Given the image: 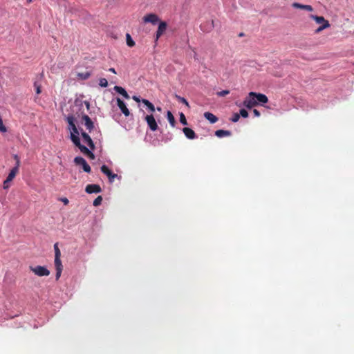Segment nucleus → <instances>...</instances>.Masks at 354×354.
<instances>
[{
	"label": "nucleus",
	"instance_id": "f257e3e1",
	"mask_svg": "<svg viewBox=\"0 0 354 354\" xmlns=\"http://www.w3.org/2000/svg\"><path fill=\"white\" fill-rule=\"evenodd\" d=\"M73 144L78 147V149L80 150V151L86 155L87 157H88L90 159L93 160L95 159V155L94 153L89 150L86 147L81 144L80 138H75L73 136Z\"/></svg>",
	"mask_w": 354,
	"mask_h": 354
},
{
	"label": "nucleus",
	"instance_id": "f03ea898",
	"mask_svg": "<svg viewBox=\"0 0 354 354\" xmlns=\"http://www.w3.org/2000/svg\"><path fill=\"white\" fill-rule=\"evenodd\" d=\"M30 270L39 277H46L50 274V271L46 267L41 266H30Z\"/></svg>",
	"mask_w": 354,
	"mask_h": 354
},
{
	"label": "nucleus",
	"instance_id": "7ed1b4c3",
	"mask_svg": "<svg viewBox=\"0 0 354 354\" xmlns=\"http://www.w3.org/2000/svg\"><path fill=\"white\" fill-rule=\"evenodd\" d=\"M74 162L76 165H81L84 171L90 173L91 168L89 165L86 162L84 158L81 156H77L74 158Z\"/></svg>",
	"mask_w": 354,
	"mask_h": 354
},
{
	"label": "nucleus",
	"instance_id": "20e7f679",
	"mask_svg": "<svg viewBox=\"0 0 354 354\" xmlns=\"http://www.w3.org/2000/svg\"><path fill=\"white\" fill-rule=\"evenodd\" d=\"M145 120L149 127V128L152 131H155L158 129V124L155 120L153 115L151 113L150 115H147L145 116Z\"/></svg>",
	"mask_w": 354,
	"mask_h": 354
},
{
	"label": "nucleus",
	"instance_id": "39448f33",
	"mask_svg": "<svg viewBox=\"0 0 354 354\" xmlns=\"http://www.w3.org/2000/svg\"><path fill=\"white\" fill-rule=\"evenodd\" d=\"M243 106L248 109H252L257 105V100L254 96L250 95V92L243 102Z\"/></svg>",
	"mask_w": 354,
	"mask_h": 354
},
{
	"label": "nucleus",
	"instance_id": "423d86ee",
	"mask_svg": "<svg viewBox=\"0 0 354 354\" xmlns=\"http://www.w3.org/2000/svg\"><path fill=\"white\" fill-rule=\"evenodd\" d=\"M82 120L84 122V124L86 127V129L88 131L89 133H91V131L94 129L95 126L93 122L91 120L89 116L85 114L83 115L82 116Z\"/></svg>",
	"mask_w": 354,
	"mask_h": 354
},
{
	"label": "nucleus",
	"instance_id": "0eeeda50",
	"mask_svg": "<svg viewBox=\"0 0 354 354\" xmlns=\"http://www.w3.org/2000/svg\"><path fill=\"white\" fill-rule=\"evenodd\" d=\"M100 169L104 174L107 176L110 183H113L114 181V179L118 177L117 174H113L112 171L109 169V167L105 165H102Z\"/></svg>",
	"mask_w": 354,
	"mask_h": 354
},
{
	"label": "nucleus",
	"instance_id": "6e6552de",
	"mask_svg": "<svg viewBox=\"0 0 354 354\" xmlns=\"http://www.w3.org/2000/svg\"><path fill=\"white\" fill-rule=\"evenodd\" d=\"M250 95L251 96H254L256 97V100H257V104L259 103L261 104H266L268 102V97L263 94V93H255V92H250Z\"/></svg>",
	"mask_w": 354,
	"mask_h": 354
},
{
	"label": "nucleus",
	"instance_id": "1a4fd4ad",
	"mask_svg": "<svg viewBox=\"0 0 354 354\" xmlns=\"http://www.w3.org/2000/svg\"><path fill=\"white\" fill-rule=\"evenodd\" d=\"M86 192L88 194L93 193H100L102 192V189L99 185L96 184H89L86 185L85 189Z\"/></svg>",
	"mask_w": 354,
	"mask_h": 354
},
{
	"label": "nucleus",
	"instance_id": "9d476101",
	"mask_svg": "<svg viewBox=\"0 0 354 354\" xmlns=\"http://www.w3.org/2000/svg\"><path fill=\"white\" fill-rule=\"evenodd\" d=\"M81 136L84 140V141L88 145V146L91 148V150H94L95 149V145L88 135V133H86L85 131L81 132Z\"/></svg>",
	"mask_w": 354,
	"mask_h": 354
},
{
	"label": "nucleus",
	"instance_id": "9b49d317",
	"mask_svg": "<svg viewBox=\"0 0 354 354\" xmlns=\"http://www.w3.org/2000/svg\"><path fill=\"white\" fill-rule=\"evenodd\" d=\"M158 20V17L156 14L153 13L147 15L143 17V21L145 23H151L152 24H156Z\"/></svg>",
	"mask_w": 354,
	"mask_h": 354
},
{
	"label": "nucleus",
	"instance_id": "f8f14e48",
	"mask_svg": "<svg viewBox=\"0 0 354 354\" xmlns=\"http://www.w3.org/2000/svg\"><path fill=\"white\" fill-rule=\"evenodd\" d=\"M117 104L120 108V111H122V113L125 116H129L130 115V112L128 108L127 107L125 103L120 98L117 99Z\"/></svg>",
	"mask_w": 354,
	"mask_h": 354
},
{
	"label": "nucleus",
	"instance_id": "ddd939ff",
	"mask_svg": "<svg viewBox=\"0 0 354 354\" xmlns=\"http://www.w3.org/2000/svg\"><path fill=\"white\" fill-rule=\"evenodd\" d=\"M167 27V24L165 21H160L156 32V39H158V38L165 32Z\"/></svg>",
	"mask_w": 354,
	"mask_h": 354
},
{
	"label": "nucleus",
	"instance_id": "4468645a",
	"mask_svg": "<svg viewBox=\"0 0 354 354\" xmlns=\"http://www.w3.org/2000/svg\"><path fill=\"white\" fill-rule=\"evenodd\" d=\"M183 131L184 133V134L185 135V136L188 138V139H194L196 138V135L195 133V132L194 131V130H192V129L190 128H188V127H184L183 129Z\"/></svg>",
	"mask_w": 354,
	"mask_h": 354
},
{
	"label": "nucleus",
	"instance_id": "2eb2a0df",
	"mask_svg": "<svg viewBox=\"0 0 354 354\" xmlns=\"http://www.w3.org/2000/svg\"><path fill=\"white\" fill-rule=\"evenodd\" d=\"M292 6L295 8L302 9L309 12H312L313 10V8L310 5H303L299 3H293Z\"/></svg>",
	"mask_w": 354,
	"mask_h": 354
},
{
	"label": "nucleus",
	"instance_id": "dca6fc26",
	"mask_svg": "<svg viewBox=\"0 0 354 354\" xmlns=\"http://www.w3.org/2000/svg\"><path fill=\"white\" fill-rule=\"evenodd\" d=\"M310 17L315 21V22L321 26L322 24H325V23H329L328 21L326 20L325 18L322 16H317L314 15H310Z\"/></svg>",
	"mask_w": 354,
	"mask_h": 354
},
{
	"label": "nucleus",
	"instance_id": "f3484780",
	"mask_svg": "<svg viewBox=\"0 0 354 354\" xmlns=\"http://www.w3.org/2000/svg\"><path fill=\"white\" fill-rule=\"evenodd\" d=\"M204 117L212 124H214L218 121V118L210 112H205Z\"/></svg>",
	"mask_w": 354,
	"mask_h": 354
},
{
	"label": "nucleus",
	"instance_id": "a211bd4d",
	"mask_svg": "<svg viewBox=\"0 0 354 354\" xmlns=\"http://www.w3.org/2000/svg\"><path fill=\"white\" fill-rule=\"evenodd\" d=\"M114 90L120 93V95H122L124 98L126 99H129L130 98V96L127 93V92L125 91V89L121 86H114Z\"/></svg>",
	"mask_w": 354,
	"mask_h": 354
},
{
	"label": "nucleus",
	"instance_id": "6ab92c4d",
	"mask_svg": "<svg viewBox=\"0 0 354 354\" xmlns=\"http://www.w3.org/2000/svg\"><path fill=\"white\" fill-rule=\"evenodd\" d=\"M54 250H55V263L62 262L61 259H60L61 252L58 248L57 243H55L54 245Z\"/></svg>",
	"mask_w": 354,
	"mask_h": 354
},
{
	"label": "nucleus",
	"instance_id": "aec40b11",
	"mask_svg": "<svg viewBox=\"0 0 354 354\" xmlns=\"http://www.w3.org/2000/svg\"><path fill=\"white\" fill-rule=\"evenodd\" d=\"M55 266L56 268L55 278H56V280H58L61 276V274H62V272L63 270V266H62V262L55 263Z\"/></svg>",
	"mask_w": 354,
	"mask_h": 354
},
{
	"label": "nucleus",
	"instance_id": "412c9836",
	"mask_svg": "<svg viewBox=\"0 0 354 354\" xmlns=\"http://www.w3.org/2000/svg\"><path fill=\"white\" fill-rule=\"evenodd\" d=\"M215 135L218 138L231 136V132L227 130L219 129L215 131Z\"/></svg>",
	"mask_w": 354,
	"mask_h": 354
},
{
	"label": "nucleus",
	"instance_id": "4be33fe9",
	"mask_svg": "<svg viewBox=\"0 0 354 354\" xmlns=\"http://www.w3.org/2000/svg\"><path fill=\"white\" fill-rule=\"evenodd\" d=\"M167 120H168L169 124H171V126L172 127H174L176 125V120L171 111H167Z\"/></svg>",
	"mask_w": 354,
	"mask_h": 354
},
{
	"label": "nucleus",
	"instance_id": "5701e85b",
	"mask_svg": "<svg viewBox=\"0 0 354 354\" xmlns=\"http://www.w3.org/2000/svg\"><path fill=\"white\" fill-rule=\"evenodd\" d=\"M142 102L147 106V108L149 109V111L153 113L155 111L156 109H155V106L151 102H149L148 100H146V99H142Z\"/></svg>",
	"mask_w": 354,
	"mask_h": 354
},
{
	"label": "nucleus",
	"instance_id": "b1692460",
	"mask_svg": "<svg viewBox=\"0 0 354 354\" xmlns=\"http://www.w3.org/2000/svg\"><path fill=\"white\" fill-rule=\"evenodd\" d=\"M70 130L71 131V140L73 142V136L75 138H79L78 135L80 134V132L76 126L70 129Z\"/></svg>",
	"mask_w": 354,
	"mask_h": 354
},
{
	"label": "nucleus",
	"instance_id": "393cba45",
	"mask_svg": "<svg viewBox=\"0 0 354 354\" xmlns=\"http://www.w3.org/2000/svg\"><path fill=\"white\" fill-rule=\"evenodd\" d=\"M70 130L71 131V140L73 142V136L75 138H79L78 135L80 134V132L76 126L70 129Z\"/></svg>",
	"mask_w": 354,
	"mask_h": 354
},
{
	"label": "nucleus",
	"instance_id": "a878e982",
	"mask_svg": "<svg viewBox=\"0 0 354 354\" xmlns=\"http://www.w3.org/2000/svg\"><path fill=\"white\" fill-rule=\"evenodd\" d=\"M19 173V171H17V168H12L8 176H7V178L9 179L10 180L12 181V180L15 178L16 175Z\"/></svg>",
	"mask_w": 354,
	"mask_h": 354
},
{
	"label": "nucleus",
	"instance_id": "bb28decb",
	"mask_svg": "<svg viewBox=\"0 0 354 354\" xmlns=\"http://www.w3.org/2000/svg\"><path fill=\"white\" fill-rule=\"evenodd\" d=\"M90 76H91L90 72H84V73H77L78 78L80 80H83L88 79L90 77Z\"/></svg>",
	"mask_w": 354,
	"mask_h": 354
},
{
	"label": "nucleus",
	"instance_id": "cd10ccee",
	"mask_svg": "<svg viewBox=\"0 0 354 354\" xmlns=\"http://www.w3.org/2000/svg\"><path fill=\"white\" fill-rule=\"evenodd\" d=\"M126 39H127V44L128 46L133 47L135 46V41L132 39L131 35L129 33H127Z\"/></svg>",
	"mask_w": 354,
	"mask_h": 354
},
{
	"label": "nucleus",
	"instance_id": "c85d7f7f",
	"mask_svg": "<svg viewBox=\"0 0 354 354\" xmlns=\"http://www.w3.org/2000/svg\"><path fill=\"white\" fill-rule=\"evenodd\" d=\"M66 120L69 125V129L76 126L74 122L75 118L73 116H72V115L68 116L66 118Z\"/></svg>",
	"mask_w": 354,
	"mask_h": 354
},
{
	"label": "nucleus",
	"instance_id": "c756f323",
	"mask_svg": "<svg viewBox=\"0 0 354 354\" xmlns=\"http://www.w3.org/2000/svg\"><path fill=\"white\" fill-rule=\"evenodd\" d=\"M330 26V24L329 23H325V24H322V26H320L319 28H317L315 30V32L316 34L317 33H319L320 32H322L323 30L326 29V28H328Z\"/></svg>",
	"mask_w": 354,
	"mask_h": 354
},
{
	"label": "nucleus",
	"instance_id": "7c9ffc66",
	"mask_svg": "<svg viewBox=\"0 0 354 354\" xmlns=\"http://www.w3.org/2000/svg\"><path fill=\"white\" fill-rule=\"evenodd\" d=\"M34 87L35 88V91L37 95H39L41 93V86L37 82H34Z\"/></svg>",
	"mask_w": 354,
	"mask_h": 354
},
{
	"label": "nucleus",
	"instance_id": "2f4dec72",
	"mask_svg": "<svg viewBox=\"0 0 354 354\" xmlns=\"http://www.w3.org/2000/svg\"><path fill=\"white\" fill-rule=\"evenodd\" d=\"M99 85L101 87H106L108 86V82L106 78L102 77L99 80Z\"/></svg>",
	"mask_w": 354,
	"mask_h": 354
},
{
	"label": "nucleus",
	"instance_id": "473e14b6",
	"mask_svg": "<svg viewBox=\"0 0 354 354\" xmlns=\"http://www.w3.org/2000/svg\"><path fill=\"white\" fill-rule=\"evenodd\" d=\"M102 197L101 196H98L93 203V205L95 207L100 205L102 203Z\"/></svg>",
	"mask_w": 354,
	"mask_h": 354
},
{
	"label": "nucleus",
	"instance_id": "72a5a7b5",
	"mask_svg": "<svg viewBox=\"0 0 354 354\" xmlns=\"http://www.w3.org/2000/svg\"><path fill=\"white\" fill-rule=\"evenodd\" d=\"M176 98L180 102H182L183 104H185L187 106H189V103L187 101V100L183 97H180L178 95H176Z\"/></svg>",
	"mask_w": 354,
	"mask_h": 354
},
{
	"label": "nucleus",
	"instance_id": "f704fd0d",
	"mask_svg": "<svg viewBox=\"0 0 354 354\" xmlns=\"http://www.w3.org/2000/svg\"><path fill=\"white\" fill-rule=\"evenodd\" d=\"M180 123H182L184 125L187 124V119L183 113H180Z\"/></svg>",
	"mask_w": 354,
	"mask_h": 354
},
{
	"label": "nucleus",
	"instance_id": "c9c22d12",
	"mask_svg": "<svg viewBox=\"0 0 354 354\" xmlns=\"http://www.w3.org/2000/svg\"><path fill=\"white\" fill-rule=\"evenodd\" d=\"M12 181L6 178V179L3 181V189H8L11 186Z\"/></svg>",
	"mask_w": 354,
	"mask_h": 354
},
{
	"label": "nucleus",
	"instance_id": "e433bc0d",
	"mask_svg": "<svg viewBox=\"0 0 354 354\" xmlns=\"http://www.w3.org/2000/svg\"><path fill=\"white\" fill-rule=\"evenodd\" d=\"M239 119H240V114L235 113L233 114V115L231 118V121L233 122H236L239 120Z\"/></svg>",
	"mask_w": 354,
	"mask_h": 354
},
{
	"label": "nucleus",
	"instance_id": "4c0bfd02",
	"mask_svg": "<svg viewBox=\"0 0 354 354\" xmlns=\"http://www.w3.org/2000/svg\"><path fill=\"white\" fill-rule=\"evenodd\" d=\"M230 93V91L229 90H223L221 91H218L217 92V95L218 96H220V97H223L226 95H228Z\"/></svg>",
	"mask_w": 354,
	"mask_h": 354
},
{
	"label": "nucleus",
	"instance_id": "58836bf2",
	"mask_svg": "<svg viewBox=\"0 0 354 354\" xmlns=\"http://www.w3.org/2000/svg\"><path fill=\"white\" fill-rule=\"evenodd\" d=\"M15 159L16 160V165L13 168H17V171H19V168L20 166V160L17 155H15L14 156Z\"/></svg>",
	"mask_w": 354,
	"mask_h": 354
},
{
	"label": "nucleus",
	"instance_id": "ea45409f",
	"mask_svg": "<svg viewBox=\"0 0 354 354\" xmlns=\"http://www.w3.org/2000/svg\"><path fill=\"white\" fill-rule=\"evenodd\" d=\"M239 114H240V116L241 115L243 118H247L248 116V111L244 109H242L240 110Z\"/></svg>",
	"mask_w": 354,
	"mask_h": 354
},
{
	"label": "nucleus",
	"instance_id": "a19ab883",
	"mask_svg": "<svg viewBox=\"0 0 354 354\" xmlns=\"http://www.w3.org/2000/svg\"><path fill=\"white\" fill-rule=\"evenodd\" d=\"M253 113L255 117H259L260 116V112L257 109L253 110Z\"/></svg>",
	"mask_w": 354,
	"mask_h": 354
},
{
	"label": "nucleus",
	"instance_id": "79ce46f5",
	"mask_svg": "<svg viewBox=\"0 0 354 354\" xmlns=\"http://www.w3.org/2000/svg\"><path fill=\"white\" fill-rule=\"evenodd\" d=\"M61 201L64 203V205H68L69 203L68 200L66 198H62Z\"/></svg>",
	"mask_w": 354,
	"mask_h": 354
},
{
	"label": "nucleus",
	"instance_id": "37998d69",
	"mask_svg": "<svg viewBox=\"0 0 354 354\" xmlns=\"http://www.w3.org/2000/svg\"><path fill=\"white\" fill-rule=\"evenodd\" d=\"M133 100L137 102H142V100H140V98L136 95L133 96Z\"/></svg>",
	"mask_w": 354,
	"mask_h": 354
},
{
	"label": "nucleus",
	"instance_id": "c03bdc74",
	"mask_svg": "<svg viewBox=\"0 0 354 354\" xmlns=\"http://www.w3.org/2000/svg\"><path fill=\"white\" fill-rule=\"evenodd\" d=\"M109 71L114 74H116V71L114 68H110Z\"/></svg>",
	"mask_w": 354,
	"mask_h": 354
},
{
	"label": "nucleus",
	"instance_id": "a18cd8bd",
	"mask_svg": "<svg viewBox=\"0 0 354 354\" xmlns=\"http://www.w3.org/2000/svg\"><path fill=\"white\" fill-rule=\"evenodd\" d=\"M156 109L158 111H161V108L160 107H157Z\"/></svg>",
	"mask_w": 354,
	"mask_h": 354
},
{
	"label": "nucleus",
	"instance_id": "49530a36",
	"mask_svg": "<svg viewBox=\"0 0 354 354\" xmlns=\"http://www.w3.org/2000/svg\"><path fill=\"white\" fill-rule=\"evenodd\" d=\"M86 104L87 108H88L89 107V103L88 102H86Z\"/></svg>",
	"mask_w": 354,
	"mask_h": 354
},
{
	"label": "nucleus",
	"instance_id": "de8ad7c7",
	"mask_svg": "<svg viewBox=\"0 0 354 354\" xmlns=\"http://www.w3.org/2000/svg\"><path fill=\"white\" fill-rule=\"evenodd\" d=\"M242 36H243V33H240L239 37H242Z\"/></svg>",
	"mask_w": 354,
	"mask_h": 354
},
{
	"label": "nucleus",
	"instance_id": "09e8293b",
	"mask_svg": "<svg viewBox=\"0 0 354 354\" xmlns=\"http://www.w3.org/2000/svg\"><path fill=\"white\" fill-rule=\"evenodd\" d=\"M32 0H27L28 3H30Z\"/></svg>",
	"mask_w": 354,
	"mask_h": 354
}]
</instances>
